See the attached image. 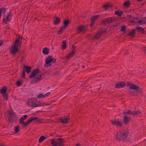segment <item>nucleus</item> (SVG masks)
I'll return each instance as SVG.
<instances>
[{"label": "nucleus", "instance_id": "1", "mask_svg": "<svg viewBox=\"0 0 146 146\" xmlns=\"http://www.w3.org/2000/svg\"><path fill=\"white\" fill-rule=\"evenodd\" d=\"M29 78L33 79L31 81L32 83H36L37 82L42 80V74L38 69L33 70L29 76Z\"/></svg>", "mask_w": 146, "mask_h": 146}, {"label": "nucleus", "instance_id": "2", "mask_svg": "<svg viewBox=\"0 0 146 146\" xmlns=\"http://www.w3.org/2000/svg\"><path fill=\"white\" fill-rule=\"evenodd\" d=\"M20 40L21 37L19 36L17 38L14 44L10 48V52L12 54H15L18 51V47L20 44Z\"/></svg>", "mask_w": 146, "mask_h": 146}, {"label": "nucleus", "instance_id": "3", "mask_svg": "<svg viewBox=\"0 0 146 146\" xmlns=\"http://www.w3.org/2000/svg\"><path fill=\"white\" fill-rule=\"evenodd\" d=\"M127 85L128 86H129V90H135L136 92L137 93H141L143 92V90L142 89L137 85L129 83H127ZM129 91L130 92V91Z\"/></svg>", "mask_w": 146, "mask_h": 146}, {"label": "nucleus", "instance_id": "4", "mask_svg": "<svg viewBox=\"0 0 146 146\" xmlns=\"http://www.w3.org/2000/svg\"><path fill=\"white\" fill-rule=\"evenodd\" d=\"M27 104L28 105L31 107H36L41 106V103L40 102H36L34 99H32L29 100Z\"/></svg>", "mask_w": 146, "mask_h": 146}, {"label": "nucleus", "instance_id": "5", "mask_svg": "<svg viewBox=\"0 0 146 146\" xmlns=\"http://www.w3.org/2000/svg\"><path fill=\"white\" fill-rule=\"evenodd\" d=\"M51 144L52 146H62L64 143L62 140L60 138H58L55 140L54 139H50Z\"/></svg>", "mask_w": 146, "mask_h": 146}, {"label": "nucleus", "instance_id": "6", "mask_svg": "<svg viewBox=\"0 0 146 146\" xmlns=\"http://www.w3.org/2000/svg\"><path fill=\"white\" fill-rule=\"evenodd\" d=\"M127 136V134L122 131H118L116 136V139L119 141H123Z\"/></svg>", "mask_w": 146, "mask_h": 146}, {"label": "nucleus", "instance_id": "7", "mask_svg": "<svg viewBox=\"0 0 146 146\" xmlns=\"http://www.w3.org/2000/svg\"><path fill=\"white\" fill-rule=\"evenodd\" d=\"M56 60V59L53 58L52 56H48L46 59L45 60V63L44 65L46 67L51 66L52 65L51 63H54Z\"/></svg>", "mask_w": 146, "mask_h": 146}, {"label": "nucleus", "instance_id": "8", "mask_svg": "<svg viewBox=\"0 0 146 146\" xmlns=\"http://www.w3.org/2000/svg\"><path fill=\"white\" fill-rule=\"evenodd\" d=\"M9 114L8 120L10 122H12L15 118V114L12 111H8Z\"/></svg>", "mask_w": 146, "mask_h": 146}, {"label": "nucleus", "instance_id": "9", "mask_svg": "<svg viewBox=\"0 0 146 146\" xmlns=\"http://www.w3.org/2000/svg\"><path fill=\"white\" fill-rule=\"evenodd\" d=\"M115 20V19L113 17L108 18L102 21V23H111L114 21Z\"/></svg>", "mask_w": 146, "mask_h": 146}, {"label": "nucleus", "instance_id": "10", "mask_svg": "<svg viewBox=\"0 0 146 146\" xmlns=\"http://www.w3.org/2000/svg\"><path fill=\"white\" fill-rule=\"evenodd\" d=\"M111 123L113 125H115L117 127L121 126L122 122L118 120H114L111 121Z\"/></svg>", "mask_w": 146, "mask_h": 146}, {"label": "nucleus", "instance_id": "11", "mask_svg": "<svg viewBox=\"0 0 146 146\" xmlns=\"http://www.w3.org/2000/svg\"><path fill=\"white\" fill-rule=\"evenodd\" d=\"M125 86V84L123 82H119L116 83L115 87L116 88H123Z\"/></svg>", "mask_w": 146, "mask_h": 146}, {"label": "nucleus", "instance_id": "12", "mask_svg": "<svg viewBox=\"0 0 146 146\" xmlns=\"http://www.w3.org/2000/svg\"><path fill=\"white\" fill-rule=\"evenodd\" d=\"M87 27L86 26L80 25L78 27L77 29V32L80 33L86 29Z\"/></svg>", "mask_w": 146, "mask_h": 146}, {"label": "nucleus", "instance_id": "13", "mask_svg": "<svg viewBox=\"0 0 146 146\" xmlns=\"http://www.w3.org/2000/svg\"><path fill=\"white\" fill-rule=\"evenodd\" d=\"M50 94V92H48L45 94H41L38 95L37 96V97L39 99H41L44 98L48 96Z\"/></svg>", "mask_w": 146, "mask_h": 146}, {"label": "nucleus", "instance_id": "14", "mask_svg": "<svg viewBox=\"0 0 146 146\" xmlns=\"http://www.w3.org/2000/svg\"><path fill=\"white\" fill-rule=\"evenodd\" d=\"M23 70L26 72L27 73H29L31 70V67L25 65L23 67Z\"/></svg>", "mask_w": 146, "mask_h": 146}, {"label": "nucleus", "instance_id": "15", "mask_svg": "<svg viewBox=\"0 0 146 146\" xmlns=\"http://www.w3.org/2000/svg\"><path fill=\"white\" fill-rule=\"evenodd\" d=\"M11 14L10 13H9L7 16L6 18L3 19V21L4 23L5 24H7V21H10L11 20Z\"/></svg>", "mask_w": 146, "mask_h": 146}, {"label": "nucleus", "instance_id": "16", "mask_svg": "<svg viewBox=\"0 0 146 146\" xmlns=\"http://www.w3.org/2000/svg\"><path fill=\"white\" fill-rule=\"evenodd\" d=\"M112 6V4L110 3H107L103 5L102 7L104 9H107L111 7Z\"/></svg>", "mask_w": 146, "mask_h": 146}, {"label": "nucleus", "instance_id": "17", "mask_svg": "<svg viewBox=\"0 0 146 146\" xmlns=\"http://www.w3.org/2000/svg\"><path fill=\"white\" fill-rule=\"evenodd\" d=\"M69 118L67 117H65L64 118H61L60 120L61 122L63 124H66L69 122Z\"/></svg>", "mask_w": 146, "mask_h": 146}, {"label": "nucleus", "instance_id": "18", "mask_svg": "<svg viewBox=\"0 0 146 146\" xmlns=\"http://www.w3.org/2000/svg\"><path fill=\"white\" fill-rule=\"evenodd\" d=\"M130 119L129 117H128L127 116L125 115L123 118V121L124 123L125 124H127L130 120Z\"/></svg>", "mask_w": 146, "mask_h": 146}, {"label": "nucleus", "instance_id": "19", "mask_svg": "<svg viewBox=\"0 0 146 146\" xmlns=\"http://www.w3.org/2000/svg\"><path fill=\"white\" fill-rule=\"evenodd\" d=\"M75 50H72L69 54L66 57V59H68L72 57L75 54Z\"/></svg>", "mask_w": 146, "mask_h": 146}, {"label": "nucleus", "instance_id": "20", "mask_svg": "<svg viewBox=\"0 0 146 146\" xmlns=\"http://www.w3.org/2000/svg\"><path fill=\"white\" fill-rule=\"evenodd\" d=\"M135 29H133L130 31L129 34H128V35L131 36L132 37H133L135 35Z\"/></svg>", "mask_w": 146, "mask_h": 146}, {"label": "nucleus", "instance_id": "21", "mask_svg": "<svg viewBox=\"0 0 146 146\" xmlns=\"http://www.w3.org/2000/svg\"><path fill=\"white\" fill-rule=\"evenodd\" d=\"M42 52L44 54L47 55L49 53V50L47 48L45 47L43 48Z\"/></svg>", "mask_w": 146, "mask_h": 146}, {"label": "nucleus", "instance_id": "22", "mask_svg": "<svg viewBox=\"0 0 146 146\" xmlns=\"http://www.w3.org/2000/svg\"><path fill=\"white\" fill-rule=\"evenodd\" d=\"M69 21L68 20H64L63 22L64 24V26H63L66 28L69 24Z\"/></svg>", "mask_w": 146, "mask_h": 146}, {"label": "nucleus", "instance_id": "23", "mask_svg": "<svg viewBox=\"0 0 146 146\" xmlns=\"http://www.w3.org/2000/svg\"><path fill=\"white\" fill-rule=\"evenodd\" d=\"M7 90V87L6 86L3 87L2 89L1 90V93L2 94H6Z\"/></svg>", "mask_w": 146, "mask_h": 146}, {"label": "nucleus", "instance_id": "24", "mask_svg": "<svg viewBox=\"0 0 146 146\" xmlns=\"http://www.w3.org/2000/svg\"><path fill=\"white\" fill-rule=\"evenodd\" d=\"M135 29L137 30L139 32H141L142 33L145 32L144 29L141 27H136Z\"/></svg>", "mask_w": 146, "mask_h": 146}, {"label": "nucleus", "instance_id": "25", "mask_svg": "<svg viewBox=\"0 0 146 146\" xmlns=\"http://www.w3.org/2000/svg\"><path fill=\"white\" fill-rule=\"evenodd\" d=\"M60 22V19L58 17H56V18L55 20L54 21V25H58L59 24Z\"/></svg>", "mask_w": 146, "mask_h": 146}, {"label": "nucleus", "instance_id": "26", "mask_svg": "<svg viewBox=\"0 0 146 146\" xmlns=\"http://www.w3.org/2000/svg\"><path fill=\"white\" fill-rule=\"evenodd\" d=\"M138 23L141 25L146 24V18H144L142 20L139 21L138 22Z\"/></svg>", "mask_w": 146, "mask_h": 146}, {"label": "nucleus", "instance_id": "27", "mask_svg": "<svg viewBox=\"0 0 146 146\" xmlns=\"http://www.w3.org/2000/svg\"><path fill=\"white\" fill-rule=\"evenodd\" d=\"M102 35V32L100 31L97 33L95 36V38L96 39L99 38Z\"/></svg>", "mask_w": 146, "mask_h": 146}, {"label": "nucleus", "instance_id": "28", "mask_svg": "<svg viewBox=\"0 0 146 146\" xmlns=\"http://www.w3.org/2000/svg\"><path fill=\"white\" fill-rule=\"evenodd\" d=\"M66 28L64 27V26L61 27L60 29L59 30V31L58 32V35L60 34L61 33H62L64 31V30Z\"/></svg>", "mask_w": 146, "mask_h": 146}, {"label": "nucleus", "instance_id": "29", "mask_svg": "<svg viewBox=\"0 0 146 146\" xmlns=\"http://www.w3.org/2000/svg\"><path fill=\"white\" fill-rule=\"evenodd\" d=\"M61 46L63 49H65L66 47V42L65 40H63L62 42Z\"/></svg>", "mask_w": 146, "mask_h": 146}, {"label": "nucleus", "instance_id": "30", "mask_svg": "<svg viewBox=\"0 0 146 146\" xmlns=\"http://www.w3.org/2000/svg\"><path fill=\"white\" fill-rule=\"evenodd\" d=\"M46 138V137H44V136H41L39 139L38 142L39 143H41Z\"/></svg>", "mask_w": 146, "mask_h": 146}, {"label": "nucleus", "instance_id": "31", "mask_svg": "<svg viewBox=\"0 0 146 146\" xmlns=\"http://www.w3.org/2000/svg\"><path fill=\"white\" fill-rule=\"evenodd\" d=\"M115 13L119 16H121L123 13L122 11H115Z\"/></svg>", "mask_w": 146, "mask_h": 146}, {"label": "nucleus", "instance_id": "32", "mask_svg": "<svg viewBox=\"0 0 146 146\" xmlns=\"http://www.w3.org/2000/svg\"><path fill=\"white\" fill-rule=\"evenodd\" d=\"M131 112L129 110H126L125 112H123V114L124 116L127 115L131 114Z\"/></svg>", "mask_w": 146, "mask_h": 146}, {"label": "nucleus", "instance_id": "33", "mask_svg": "<svg viewBox=\"0 0 146 146\" xmlns=\"http://www.w3.org/2000/svg\"><path fill=\"white\" fill-rule=\"evenodd\" d=\"M140 113H141L140 111H136L131 112V114L132 115L134 116L137 114H139Z\"/></svg>", "mask_w": 146, "mask_h": 146}, {"label": "nucleus", "instance_id": "34", "mask_svg": "<svg viewBox=\"0 0 146 146\" xmlns=\"http://www.w3.org/2000/svg\"><path fill=\"white\" fill-rule=\"evenodd\" d=\"M6 11V9L5 8H2L0 9V17L1 16L2 13H4Z\"/></svg>", "mask_w": 146, "mask_h": 146}, {"label": "nucleus", "instance_id": "35", "mask_svg": "<svg viewBox=\"0 0 146 146\" xmlns=\"http://www.w3.org/2000/svg\"><path fill=\"white\" fill-rule=\"evenodd\" d=\"M130 3V2L129 1H127L124 3L123 5L125 7H127L129 6Z\"/></svg>", "mask_w": 146, "mask_h": 146}, {"label": "nucleus", "instance_id": "36", "mask_svg": "<svg viewBox=\"0 0 146 146\" xmlns=\"http://www.w3.org/2000/svg\"><path fill=\"white\" fill-rule=\"evenodd\" d=\"M24 120H23V118H21L19 120V122L21 124L23 125L24 127V125L25 122L24 121Z\"/></svg>", "mask_w": 146, "mask_h": 146}, {"label": "nucleus", "instance_id": "37", "mask_svg": "<svg viewBox=\"0 0 146 146\" xmlns=\"http://www.w3.org/2000/svg\"><path fill=\"white\" fill-rule=\"evenodd\" d=\"M126 27L125 26H122L121 27V29L120 31L123 32V33L125 32V30H126Z\"/></svg>", "mask_w": 146, "mask_h": 146}, {"label": "nucleus", "instance_id": "38", "mask_svg": "<svg viewBox=\"0 0 146 146\" xmlns=\"http://www.w3.org/2000/svg\"><path fill=\"white\" fill-rule=\"evenodd\" d=\"M99 16L98 15H96L94 16L91 18V21H94L95 20L97 19L98 17Z\"/></svg>", "mask_w": 146, "mask_h": 146}, {"label": "nucleus", "instance_id": "39", "mask_svg": "<svg viewBox=\"0 0 146 146\" xmlns=\"http://www.w3.org/2000/svg\"><path fill=\"white\" fill-rule=\"evenodd\" d=\"M31 122H32L30 119L26 122H25L24 127H26Z\"/></svg>", "mask_w": 146, "mask_h": 146}, {"label": "nucleus", "instance_id": "40", "mask_svg": "<svg viewBox=\"0 0 146 146\" xmlns=\"http://www.w3.org/2000/svg\"><path fill=\"white\" fill-rule=\"evenodd\" d=\"M2 96L3 97L4 99L6 100H8V96L7 94L6 93L2 95Z\"/></svg>", "mask_w": 146, "mask_h": 146}, {"label": "nucleus", "instance_id": "41", "mask_svg": "<svg viewBox=\"0 0 146 146\" xmlns=\"http://www.w3.org/2000/svg\"><path fill=\"white\" fill-rule=\"evenodd\" d=\"M19 127L18 126H15V133H17V132L19 131Z\"/></svg>", "mask_w": 146, "mask_h": 146}, {"label": "nucleus", "instance_id": "42", "mask_svg": "<svg viewBox=\"0 0 146 146\" xmlns=\"http://www.w3.org/2000/svg\"><path fill=\"white\" fill-rule=\"evenodd\" d=\"M38 118L37 117H31L30 118V119L31 121V122L33 121L36 120L38 119Z\"/></svg>", "mask_w": 146, "mask_h": 146}, {"label": "nucleus", "instance_id": "43", "mask_svg": "<svg viewBox=\"0 0 146 146\" xmlns=\"http://www.w3.org/2000/svg\"><path fill=\"white\" fill-rule=\"evenodd\" d=\"M51 104V103H43L42 104H41V106H44L45 105H50Z\"/></svg>", "mask_w": 146, "mask_h": 146}, {"label": "nucleus", "instance_id": "44", "mask_svg": "<svg viewBox=\"0 0 146 146\" xmlns=\"http://www.w3.org/2000/svg\"><path fill=\"white\" fill-rule=\"evenodd\" d=\"M16 84L17 86H19L22 84V83L19 81H17V82Z\"/></svg>", "mask_w": 146, "mask_h": 146}, {"label": "nucleus", "instance_id": "45", "mask_svg": "<svg viewBox=\"0 0 146 146\" xmlns=\"http://www.w3.org/2000/svg\"><path fill=\"white\" fill-rule=\"evenodd\" d=\"M27 117V116L26 115H24L23 116V117H21V118H23L24 120L26 119Z\"/></svg>", "mask_w": 146, "mask_h": 146}, {"label": "nucleus", "instance_id": "46", "mask_svg": "<svg viewBox=\"0 0 146 146\" xmlns=\"http://www.w3.org/2000/svg\"><path fill=\"white\" fill-rule=\"evenodd\" d=\"M25 71H24L23 70V72L22 73V77L23 78H24L25 76Z\"/></svg>", "mask_w": 146, "mask_h": 146}, {"label": "nucleus", "instance_id": "47", "mask_svg": "<svg viewBox=\"0 0 146 146\" xmlns=\"http://www.w3.org/2000/svg\"><path fill=\"white\" fill-rule=\"evenodd\" d=\"M92 21V22H91V24H90V27H92L93 25H94V21Z\"/></svg>", "mask_w": 146, "mask_h": 146}, {"label": "nucleus", "instance_id": "48", "mask_svg": "<svg viewBox=\"0 0 146 146\" xmlns=\"http://www.w3.org/2000/svg\"><path fill=\"white\" fill-rule=\"evenodd\" d=\"M127 17L129 19H132L131 17V15H128L127 16Z\"/></svg>", "mask_w": 146, "mask_h": 146}, {"label": "nucleus", "instance_id": "49", "mask_svg": "<svg viewBox=\"0 0 146 146\" xmlns=\"http://www.w3.org/2000/svg\"><path fill=\"white\" fill-rule=\"evenodd\" d=\"M133 19H131V21L132 23H133L134 22L133 20H135L136 19L135 18H133Z\"/></svg>", "mask_w": 146, "mask_h": 146}, {"label": "nucleus", "instance_id": "50", "mask_svg": "<svg viewBox=\"0 0 146 146\" xmlns=\"http://www.w3.org/2000/svg\"><path fill=\"white\" fill-rule=\"evenodd\" d=\"M3 41L1 40H0V46H1L3 44Z\"/></svg>", "mask_w": 146, "mask_h": 146}, {"label": "nucleus", "instance_id": "51", "mask_svg": "<svg viewBox=\"0 0 146 146\" xmlns=\"http://www.w3.org/2000/svg\"><path fill=\"white\" fill-rule=\"evenodd\" d=\"M75 47L74 46L72 47V50H75Z\"/></svg>", "mask_w": 146, "mask_h": 146}, {"label": "nucleus", "instance_id": "52", "mask_svg": "<svg viewBox=\"0 0 146 146\" xmlns=\"http://www.w3.org/2000/svg\"><path fill=\"white\" fill-rule=\"evenodd\" d=\"M102 32L103 33H106L107 32H106V30H104V31H102Z\"/></svg>", "mask_w": 146, "mask_h": 146}, {"label": "nucleus", "instance_id": "53", "mask_svg": "<svg viewBox=\"0 0 146 146\" xmlns=\"http://www.w3.org/2000/svg\"><path fill=\"white\" fill-rule=\"evenodd\" d=\"M137 1H139V2H141L142 1H143V0H137Z\"/></svg>", "mask_w": 146, "mask_h": 146}, {"label": "nucleus", "instance_id": "54", "mask_svg": "<svg viewBox=\"0 0 146 146\" xmlns=\"http://www.w3.org/2000/svg\"><path fill=\"white\" fill-rule=\"evenodd\" d=\"M76 146H80V145L79 144H78Z\"/></svg>", "mask_w": 146, "mask_h": 146}, {"label": "nucleus", "instance_id": "55", "mask_svg": "<svg viewBox=\"0 0 146 146\" xmlns=\"http://www.w3.org/2000/svg\"><path fill=\"white\" fill-rule=\"evenodd\" d=\"M145 48V49L144 50L145 51V53H146V48Z\"/></svg>", "mask_w": 146, "mask_h": 146}, {"label": "nucleus", "instance_id": "56", "mask_svg": "<svg viewBox=\"0 0 146 146\" xmlns=\"http://www.w3.org/2000/svg\"><path fill=\"white\" fill-rule=\"evenodd\" d=\"M3 145H2V144H1V145H0V146H3Z\"/></svg>", "mask_w": 146, "mask_h": 146}, {"label": "nucleus", "instance_id": "57", "mask_svg": "<svg viewBox=\"0 0 146 146\" xmlns=\"http://www.w3.org/2000/svg\"><path fill=\"white\" fill-rule=\"evenodd\" d=\"M55 101L54 100H53V101H52V102H55Z\"/></svg>", "mask_w": 146, "mask_h": 146}, {"label": "nucleus", "instance_id": "58", "mask_svg": "<svg viewBox=\"0 0 146 146\" xmlns=\"http://www.w3.org/2000/svg\"><path fill=\"white\" fill-rule=\"evenodd\" d=\"M84 67H85V66H82V68H84Z\"/></svg>", "mask_w": 146, "mask_h": 146}]
</instances>
